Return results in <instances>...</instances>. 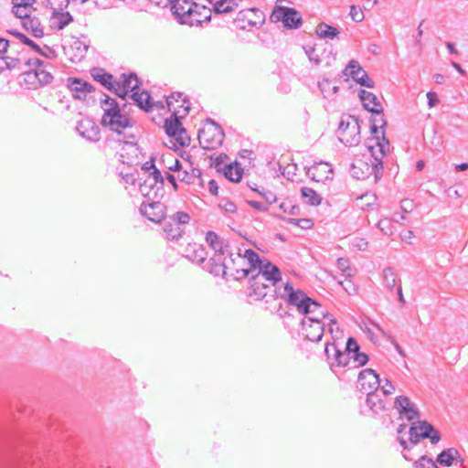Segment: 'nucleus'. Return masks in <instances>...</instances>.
<instances>
[{
  "mask_svg": "<svg viewBox=\"0 0 468 468\" xmlns=\"http://www.w3.org/2000/svg\"><path fill=\"white\" fill-rule=\"evenodd\" d=\"M278 296L303 315L300 322L303 335L309 341L319 342L324 332V319L329 316V313L318 302L307 296L303 291L294 289L289 282L279 289Z\"/></svg>",
  "mask_w": 468,
  "mask_h": 468,
  "instance_id": "f257e3e1",
  "label": "nucleus"
},
{
  "mask_svg": "<svg viewBox=\"0 0 468 468\" xmlns=\"http://www.w3.org/2000/svg\"><path fill=\"white\" fill-rule=\"evenodd\" d=\"M258 263H260V257L252 250H245L244 254L241 253L240 249H237V251L231 250L220 262L211 267L210 272L216 276L221 274L224 277L241 280L254 273Z\"/></svg>",
  "mask_w": 468,
  "mask_h": 468,
  "instance_id": "f03ea898",
  "label": "nucleus"
},
{
  "mask_svg": "<svg viewBox=\"0 0 468 468\" xmlns=\"http://www.w3.org/2000/svg\"><path fill=\"white\" fill-rule=\"evenodd\" d=\"M166 103L172 115L165 121V131L169 137H174L177 144L182 146L190 144V137L180 121L186 116L190 109V103L180 92L173 93L166 98Z\"/></svg>",
  "mask_w": 468,
  "mask_h": 468,
  "instance_id": "7ed1b4c3",
  "label": "nucleus"
},
{
  "mask_svg": "<svg viewBox=\"0 0 468 468\" xmlns=\"http://www.w3.org/2000/svg\"><path fill=\"white\" fill-rule=\"evenodd\" d=\"M368 151L373 158L371 164L369 165L367 162L358 160L352 165L350 173L356 179H366L369 176L374 175L375 181L377 182L382 176V158L389 151V142L383 136L382 140L378 141L375 146L369 145Z\"/></svg>",
  "mask_w": 468,
  "mask_h": 468,
  "instance_id": "20e7f679",
  "label": "nucleus"
},
{
  "mask_svg": "<svg viewBox=\"0 0 468 468\" xmlns=\"http://www.w3.org/2000/svg\"><path fill=\"white\" fill-rule=\"evenodd\" d=\"M101 108L104 113L101 118V125L108 127L111 131L121 134L122 132L133 126L132 121L121 112V109L116 101L107 95L101 99Z\"/></svg>",
  "mask_w": 468,
  "mask_h": 468,
  "instance_id": "39448f33",
  "label": "nucleus"
},
{
  "mask_svg": "<svg viewBox=\"0 0 468 468\" xmlns=\"http://www.w3.org/2000/svg\"><path fill=\"white\" fill-rule=\"evenodd\" d=\"M30 69L25 75V81L35 85L36 81L40 86L48 85L53 80L51 73L52 65L37 58H29L27 61Z\"/></svg>",
  "mask_w": 468,
  "mask_h": 468,
  "instance_id": "423d86ee",
  "label": "nucleus"
},
{
  "mask_svg": "<svg viewBox=\"0 0 468 468\" xmlns=\"http://www.w3.org/2000/svg\"><path fill=\"white\" fill-rule=\"evenodd\" d=\"M337 136L346 146L357 145L361 141L358 119L352 115L343 117L338 126Z\"/></svg>",
  "mask_w": 468,
  "mask_h": 468,
  "instance_id": "0eeeda50",
  "label": "nucleus"
},
{
  "mask_svg": "<svg viewBox=\"0 0 468 468\" xmlns=\"http://www.w3.org/2000/svg\"><path fill=\"white\" fill-rule=\"evenodd\" d=\"M225 133L222 128L214 121L207 119L198 132V142L204 149L212 150L220 146Z\"/></svg>",
  "mask_w": 468,
  "mask_h": 468,
  "instance_id": "6e6552de",
  "label": "nucleus"
},
{
  "mask_svg": "<svg viewBox=\"0 0 468 468\" xmlns=\"http://www.w3.org/2000/svg\"><path fill=\"white\" fill-rule=\"evenodd\" d=\"M196 6L197 5L189 0H173L169 9L180 24L194 26L200 22L196 17L197 12L194 10Z\"/></svg>",
  "mask_w": 468,
  "mask_h": 468,
  "instance_id": "1a4fd4ad",
  "label": "nucleus"
},
{
  "mask_svg": "<svg viewBox=\"0 0 468 468\" xmlns=\"http://www.w3.org/2000/svg\"><path fill=\"white\" fill-rule=\"evenodd\" d=\"M409 435V441L412 445H417L420 439L429 438L432 444H436L441 440L439 432L425 420L413 422L410 428Z\"/></svg>",
  "mask_w": 468,
  "mask_h": 468,
  "instance_id": "9d476101",
  "label": "nucleus"
},
{
  "mask_svg": "<svg viewBox=\"0 0 468 468\" xmlns=\"http://www.w3.org/2000/svg\"><path fill=\"white\" fill-rule=\"evenodd\" d=\"M272 22H282L288 28H299L302 26V16L293 8L277 5L271 15Z\"/></svg>",
  "mask_w": 468,
  "mask_h": 468,
  "instance_id": "9b49d317",
  "label": "nucleus"
},
{
  "mask_svg": "<svg viewBox=\"0 0 468 468\" xmlns=\"http://www.w3.org/2000/svg\"><path fill=\"white\" fill-rule=\"evenodd\" d=\"M264 14L258 8H249L238 13L234 22L240 29L250 30L252 27H260L264 22Z\"/></svg>",
  "mask_w": 468,
  "mask_h": 468,
  "instance_id": "f8f14e48",
  "label": "nucleus"
},
{
  "mask_svg": "<svg viewBox=\"0 0 468 468\" xmlns=\"http://www.w3.org/2000/svg\"><path fill=\"white\" fill-rule=\"evenodd\" d=\"M206 241L209 247L214 250V255L210 258L212 266L222 261L226 254L229 253L232 249L225 240L220 239L215 232L208 231L206 235Z\"/></svg>",
  "mask_w": 468,
  "mask_h": 468,
  "instance_id": "ddd939ff",
  "label": "nucleus"
},
{
  "mask_svg": "<svg viewBox=\"0 0 468 468\" xmlns=\"http://www.w3.org/2000/svg\"><path fill=\"white\" fill-rule=\"evenodd\" d=\"M164 185V178L158 169H154L150 172L147 177L144 179V183L140 184V192L141 194L151 198V196L154 197L157 196V191L162 188Z\"/></svg>",
  "mask_w": 468,
  "mask_h": 468,
  "instance_id": "4468645a",
  "label": "nucleus"
},
{
  "mask_svg": "<svg viewBox=\"0 0 468 468\" xmlns=\"http://www.w3.org/2000/svg\"><path fill=\"white\" fill-rule=\"evenodd\" d=\"M345 76L351 77L356 83L367 88H374L375 82L356 60L352 59L343 70Z\"/></svg>",
  "mask_w": 468,
  "mask_h": 468,
  "instance_id": "2eb2a0df",
  "label": "nucleus"
},
{
  "mask_svg": "<svg viewBox=\"0 0 468 468\" xmlns=\"http://www.w3.org/2000/svg\"><path fill=\"white\" fill-rule=\"evenodd\" d=\"M357 385L365 393L377 391L380 386L379 376L371 368L364 369L358 375Z\"/></svg>",
  "mask_w": 468,
  "mask_h": 468,
  "instance_id": "dca6fc26",
  "label": "nucleus"
},
{
  "mask_svg": "<svg viewBox=\"0 0 468 468\" xmlns=\"http://www.w3.org/2000/svg\"><path fill=\"white\" fill-rule=\"evenodd\" d=\"M165 206L159 201L143 202L140 206L141 214L155 223L165 218Z\"/></svg>",
  "mask_w": 468,
  "mask_h": 468,
  "instance_id": "f3484780",
  "label": "nucleus"
},
{
  "mask_svg": "<svg viewBox=\"0 0 468 468\" xmlns=\"http://www.w3.org/2000/svg\"><path fill=\"white\" fill-rule=\"evenodd\" d=\"M256 275L258 280H263L264 282H271L272 285L281 281V271L278 267L271 264V262H262L260 260V263L256 266Z\"/></svg>",
  "mask_w": 468,
  "mask_h": 468,
  "instance_id": "a211bd4d",
  "label": "nucleus"
},
{
  "mask_svg": "<svg viewBox=\"0 0 468 468\" xmlns=\"http://www.w3.org/2000/svg\"><path fill=\"white\" fill-rule=\"evenodd\" d=\"M333 168L326 162L314 163L307 169L306 175L314 181L325 182L333 179Z\"/></svg>",
  "mask_w": 468,
  "mask_h": 468,
  "instance_id": "6ab92c4d",
  "label": "nucleus"
},
{
  "mask_svg": "<svg viewBox=\"0 0 468 468\" xmlns=\"http://www.w3.org/2000/svg\"><path fill=\"white\" fill-rule=\"evenodd\" d=\"M394 407L399 411V415L406 418L409 421H413L415 419L419 418L418 410L408 397H397Z\"/></svg>",
  "mask_w": 468,
  "mask_h": 468,
  "instance_id": "aec40b11",
  "label": "nucleus"
},
{
  "mask_svg": "<svg viewBox=\"0 0 468 468\" xmlns=\"http://www.w3.org/2000/svg\"><path fill=\"white\" fill-rule=\"evenodd\" d=\"M76 130L81 137L90 142H98L100 140V129L90 119L80 121Z\"/></svg>",
  "mask_w": 468,
  "mask_h": 468,
  "instance_id": "412c9836",
  "label": "nucleus"
},
{
  "mask_svg": "<svg viewBox=\"0 0 468 468\" xmlns=\"http://www.w3.org/2000/svg\"><path fill=\"white\" fill-rule=\"evenodd\" d=\"M67 87L71 91L72 96L79 100H85L87 94L93 90L89 82L77 78H69Z\"/></svg>",
  "mask_w": 468,
  "mask_h": 468,
  "instance_id": "4be33fe9",
  "label": "nucleus"
},
{
  "mask_svg": "<svg viewBox=\"0 0 468 468\" xmlns=\"http://www.w3.org/2000/svg\"><path fill=\"white\" fill-rule=\"evenodd\" d=\"M346 351L351 352V367H362L368 361L367 355L359 352V346L353 337H349L346 342Z\"/></svg>",
  "mask_w": 468,
  "mask_h": 468,
  "instance_id": "5701e85b",
  "label": "nucleus"
},
{
  "mask_svg": "<svg viewBox=\"0 0 468 468\" xmlns=\"http://www.w3.org/2000/svg\"><path fill=\"white\" fill-rule=\"evenodd\" d=\"M358 95L366 110L372 113H381V102L374 93L361 90Z\"/></svg>",
  "mask_w": 468,
  "mask_h": 468,
  "instance_id": "b1692460",
  "label": "nucleus"
},
{
  "mask_svg": "<svg viewBox=\"0 0 468 468\" xmlns=\"http://www.w3.org/2000/svg\"><path fill=\"white\" fill-rule=\"evenodd\" d=\"M73 21V16L68 11L53 10L49 17V26L52 29L62 30Z\"/></svg>",
  "mask_w": 468,
  "mask_h": 468,
  "instance_id": "393cba45",
  "label": "nucleus"
},
{
  "mask_svg": "<svg viewBox=\"0 0 468 468\" xmlns=\"http://www.w3.org/2000/svg\"><path fill=\"white\" fill-rule=\"evenodd\" d=\"M250 279L249 295L254 300H261L267 295L269 285L263 280L259 281L258 275L251 273Z\"/></svg>",
  "mask_w": 468,
  "mask_h": 468,
  "instance_id": "a878e982",
  "label": "nucleus"
},
{
  "mask_svg": "<svg viewBox=\"0 0 468 468\" xmlns=\"http://www.w3.org/2000/svg\"><path fill=\"white\" fill-rule=\"evenodd\" d=\"M22 27L35 37H42L44 35L43 27L37 16H29L22 20Z\"/></svg>",
  "mask_w": 468,
  "mask_h": 468,
  "instance_id": "bb28decb",
  "label": "nucleus"
},
{
  "mask_svg": "<svg viewBox=\"0 0 468 468\" xmlns=\"http://www.w3.org/2000/svg\"><path fill=\"white\" fill-rule=\"evenodd\" d=\"M188 254L186 257L193 262L201 265L207 259L206 250L201 245L194 244L189 245L187 248Z\"/></svg>",
  "mask_w": 468,
  "mask_h": 468,
  "instance_id": "cd10ccee",
  "label": "nucleus"
},
{
  "mask_svg": "<svg viewBox=\"0 0 468 468\" xmlns=\"http://www.w3.org/2000/svg\"><path fill=\"white\" fill-rule=\"evenodd\" d=\"M366 404L374 414H378L385 409L384 402L377 391L367 393Z\"/></svg>",
  "mask_w": 468,
  "mask_h": 468,
  "instance_id": "c85d7f7f",
  "label": "nucleus"
},
{
  "mask_svg": "<svg viewBox=\"0 0 468 468\" xmlns=\"http://www.w3.org/2000/svg\"><path fill=\"white\" fill-rule=\"evenodd\" d=\"M176 178L181 182H185L186 184H194L196 179L200 177L201 172L199 169L193 168L189 166V171L187 169L182 170L179 168L177 171Z\"/></svg>",
  "mask_w": 468,
  "mask_h": 468,
  "instance_id": "c756f323",
  "label": "nucleus"
},
{
  "mask_svg": "<svg viewBox=\"0 0 468 468\" xmlns=\"http://www.w3.org/2000/svg\"><path fill=\"white\" fill-rule=\"evenodd\" d=\"M315 33L320 38L324 39H334L340 34L337 28L326 23L318 24L315 29Z\"/></svg>",
  "mask_w": 468,
  "mask_h": 468,
  "instance_id": "7c9ffc66",
  "label": "nucleus"
},
{
  "mask_svg": "<svg viewBox=\"0 0 468 468\" xmlns=\"http://www.w3.org/2000/svg\"><path fill=\"white\" fill-rule=\"evenodd\" d=\"M399 281L397 273L390 267H387L382 271V284L392 292Z\"/></svg>",
  "mask_w": 468,
  "mask_h": 468,
  "instance_id": "2f4dec72",
  "label": "nucleus"
},
{
  "mask_svg": "<svg viewBox=\"0 0 468 468\" xmlns=\"http://www.w3.org/2000/svg\"><path fill=\"white\" fill-rule=\"evenodd\" d=\"M130 97L141 109L149 111L152 108L151 97L147 91H134Z\"/></svg>",
  "mask_w": 468,
  "mask_h": 468,
  "instance_id": "473e14b6",
  "label": "nucleus"
},
{
  "mask_svg": "<svg viewBox=\"0 0 468 468\" xmlns=\"http://www.w3.org/2000/svg\"><path fill=\"white\" fill-rule=\"evenodd\" d=\"M164 232L168 239L177 240L184 233V228L177 226L172 220H169L164 225Z\"/></svg>",
  "mask_w": 468,
  "mask_h": 468,
  "instance_id": "72a5a7b5",
  "label": "nucleus"
},
{
  "mask_svg": "<svg viewBox=\"0 0 468 468\" xmlns=\"http://www.w3.org/2000/svg\"><path fill=\"white\" fill-rule=\"evenodd\" d=\"M239 0H218L214 4L213 9L217 14H227L235 10Z\"/></svg>",
  "mask_w": 468,
  "mask_h": 468,
  "instance_id": "f704fd0d",
  "label": "nucleus"
},
{
  "mask_svg": "<svg viewBox=\"0 0 468 468\" xmlns=\"http://www.w3.org/2000/svg\"><path fill=\"white\" fill-rule=\"evenodd\" d=\"M352 360H351V352L346 351H341L337 355L336 357L334 358V362H331V369L335 372L336 367H351Z\"/></svg>",
  "mask_w": 468,
  "mask_h": 468,
  "instance_id": "c9c22d12",
  "label": "nucleus"
},
{
  "mask_svg": "<svg viewBox=\"0 0 468 468\" xmlns=\"http://www.w3.org/2000/svg\"><path fill=\"white\" fill-rule=\"evenodd\" d=\"M91 76L92 78L100 82L101 85H103L105 88H110V86H112V75L110 73H107L103 69L100 68H94L91 70Z\"/></svg>",
  "mask_w": 468,
  "mask_h": 468,
  "instance_id": "e433bc0d",
  "label": "nucleus"
},
{
  "mask_svg": "<svg viewBox=\"0 0 468 468\" xmlns=\"http://www.w3.org/2000/svg\"><path fill=\"white\" fill-rule=\"evenodd\" d=\"M302 197L306 204L311 206H318L322 202V197L318 195L314 189L309 187H303L301 189Z\"/></svg>",
  "mask_w": 468,
  "mask_h": 468,
  "instance_id": "4c0bfd02",
  "label": "nucleus"
},
{
  "mask_svg": "<svg viewBox=\"0 0 468 468\" xmlns=\"http://www.w3.org/2000/svg\"><path fill=\"white\" fill-rule=\"evenodd\" d=\"M458 452L453 448L443 450L437 457V463L441 465L451 466Z\"/></svg>",
  "mask_w": 468,
  "mask_h": 468,
  "instance_id": "58836bf2",
  "label": "nucleus"
},
{
  "mask_svg": "<svg viewBox=\"0 0 468 468\" xmlns=\"http://www.w3.org/2000/svg\"><path fill=\"white\" fill-rule=\"evenodd\" d=\"M122 84L124 86L125 90L129 92H134L136 89L139 88L140 81L137 76L133 73L129 75L122 74Z\"/></svg>",
  "mask_w": 468,
  "mask_h": 468,
  "instance_id": "ea45409f",
  "label": "nucleus"
},
{
  "mask_svg": "<svg viewBox=\"0 0 468 468\" xmlns=\"http://www.w3.org/2000/svg\"><path fill=\"white\" fill-rule=\"evenodd\" d=\"M162 162L164 163L165 168L170 171H177L179 168H182L180 161L171 153L164 154L162 156Z\"/></svg>",
  "mask_w": 468,
  "mask_h": 468,
  "instance_id": "a19ab883",
  "label": "nucleus"
},
{
  "mask_svg": "<svg viewBox=\"0 0 468 468\" xmlns=\"http://www.w3.org/2000/svg\"><path fill=\"white\" fill-rule=\"evenodd\" d=\"M336 267L341 271V276L344 278L346 279L353 276V272L349 265V260L347 258H338L336 261Z\"/></svg>",
  "mask_w": 468,
  "mask_h": 468,
  "instance_id": "79ce46f5",
  "label": "nucleus"
},
{
  "mask_svg": "<svg viewBox=\"0 0 468 468\" xmlns=\"http://www.w3.org/2000/svg\"><path fill=\"white\" fill-rule=\"evenodd\" d=\"M9 46L8 40L5 38L0 37V69L3 70L4 69H10L13 67L10 62L6 60L5 58L3 57V55L6 52Z\"/></svg>",
  "mask_w": 468,
  "mask_h": 468,
  "instance_id": "37998d69",
  "label": "nucleus"
},
{
  "mask_svg": "<svg viewBox=\"0 0 468 468\" xmlns=\"http://www.w3.org/2000/svg\"><path fill=\"white\" fill-rule=\"evenodd\" d=\"M225 176L232 182H239L242 177V170L238 166L229 165L225 170Z\"/></svg>",
  "mask_w": 468,
  "mask_h": 468,
  "instance_id": "c03bdc74",
  "label": "nucleus"
},
{
  "mask_svg": "<svg viewBox=\"0 0 468 468\" xmlns=\"http://www.w3.org/2000/svg\"><path fill=\"white\" fill-rule=\"evenodd\" d=\"M375 114H376V116H374L371 119V127H370L371 132L374 134L378 133V128H384L387 124L384 115H383V111L381 112V113H375Z\"/></svg>",
  "mask_w": 468,
  "mask_h": 468,
  "instance_id": "a18cd8bd",
  "label": "nucleus"
},
{
  "mask_svg": "<svg viewBox=\"0 0 468 468\" xmlns=\"http://www.w3.org/2000/svg\"><path fill=\"white\" fill-rule=\"evenodd\" d=\"M339 352H340V349L337 347V346L335 343H333V344L326 343L325 347H324V354L326 356V360H327V363L330 367H331V362H334V358L337 356Z\"/></svg>",
  "mask_w": 468,
  "mask_h": 468,
  "instance_id": "49530a36",
  "label": "nucleus"
},
{
  "mask_svg": "<svg viewBox=\"0 0 468 468\" xmlns=\"http://www.w3.org/2000/svg\"><path fill=\"white\" fill-rule=\"evenodd\" d=\"M170 220L183 228L185 225L189 223L190 216L186 212L178 211L170 217Z\"/></svg>",
  "mask_w": 468,
  "mask_h": 468,
  "instance_id": "de8ad7c7",
  "label": "nucleus"
},
{
  "mask_svg": "<svg viewBox=\"0 0 468 468\" xmlns=\"http://www.w3.org/2000/svg\"><path fill=\"white\" fill-rule=\"evenodd\" d=\"M377 227L386 235L393 234L392 220L388 218L379 219L377 224Z\"/></svg>",
  "mask_w": 468,
  "mask_h": 468,
  "instance_id": "09e8293b",
  "label": "nucleus"
},
{
  "mask_svg": "<svg viewBox=\"0 0 468 468\" xmlns=\"http://www.w3.org/2000/svg\"><path fill=\"white\" fill-rule=\"evenodd\" d=\"M414 466L415 468H438V466L436 465V463L427 457V456H421L415 463H414Z\"/></svg>",
  "mask_w": 468,
  "mask_h": 468,
  "instance_id": "8fccbe9b",
  "label": "nucleus"
},
{
  "mask_svg": "<svg viewBox=\"0 0 468 468\" xmlns=\"http://www.w3.org/2000/svg\"><path fill=\"white\" fill-rule=\"evenodd\" d=\"M349 16L354 22H362L365 18V15L362 9L355 5L350 6Z\"/></svg>",
  "mask_w": 468,
  "mask_h": 468,
  "instance_id": "3c124183",
  "label": "nucleus"
},
{
  "mask_svg": "<svg viewBox=\"0 0 468 468\" xmlns=\"http://www.w3.org/2000/svg\"><path fill=\"white\" fill-rule=\"evenodd\" d=\"M34 8H23L17 5H13L12 7V13L16 16L17 18H20L24 20L27 16H31V13Z\"/></svg>",
  "mask_w": 468,
  "mask_h": 468,
  "instance_id": "603ef678",
  "label": "nucleus"
},
{
  "mask_svg": "<svg viewBox=\"0 0 468 468\" xmlns=\"http://www.w3.org/2000/svg\"><path fill=\"white\" fill-rule=\"evenodd\" d=\"M288 222L303 229H310L314 225L310 218H289Z\"/></svg>",
  "mask_w": 468,
  "mask_h": 468,
  "instance_id": "864d4df0",
  "label": "nucleus"
},
{
  "mask_svg": "<svg viewBox=\"0 0 468 468\" xmlns=\"http://www.w3.org/2000/svg\"><path fill=\"white\" fill-rule=\"evenodd\" d=\"M108 90L114 91V93L122 100H125L128 95V91L125 90L122 82H112V86H110Z\"/></svg>",
  "mask_w": 468,
  "mask_h": 468,
  "instance_id": "5fc2aeb1",
  "label": "nucleus"
},
{
  "mask_svg": "<svg viewBox=\"0 0 468 468\" xmlns=\"http://www.w3.org/2000/svg\"><path fill=\"white\" fill-rule=\"evenodd\" d=\"M351 245L358 250H366L367 249L368 242L363 238L356 237L352 239Z\"/></svg>",
  "mask_w": 468,
  "mask_h": 468,
  "instance_id": "6e6d98bb",
  "label": "nucleus"
},
{
  "mask_svg": "<svg viewBox=\"0 0 468 468\" xmlns=\"http://www.w3.org/2000/svg\"><path fill=\"white\" fill-rule=\"evenodd\" d=\"M219 207L227 213H235L237 211L236 205L230 200H222L219 203Z\"/></svg>",
  "mask_w": 468,
  "mask_h": 468,
  "instance_id": "4d7b16f0",
  "label": "nucleus"
},
{
  "mask_svg": "<svg viewBox=\"0 0 468 468\" xmlns=\"http://www.w3.org/2000/svg\"><path fill=\"white\" fill-rule=\"evenodd\" d=\"M379 388L384 395H391L395 391V387L388 379H385L384 384L380 383Z\"/></svg>",
  "mask_w": 468,
  "mask_h": 468,
  "instance_id": "13d9d810",
  "label": "nucleus"
},
{
  "mask_svg": "<svg viewBox=\"0 0 468 468\" xmlns=\"http://www.w3.org/2000/svg\"><path fill=\"white\" fill-rule=\"evenodd\" d=\"M338 282L348 294H352L356 292L354 284L348 280V278H345V281L339 280Z\"/></svg>",
  "mask_w": 468,
  "mask_h": 468,
  "instance_id": "bf43d9fd",
  "label": "nucleus"
},
{
  "mask_svg": "<svg viewBox=\"0 0 468 468\" xmlns=\"http://www.w3.org/2000/svg\"><path fill=\"white\" fill-rule=\"evenodd\" d=\"M36 0H12L13 5H17L23 8H33Z\"/></svg>",
  "mask_w": 468,
  "mask_h": 468,
  "instance_id": "052dcab7",
  "label": "nucleus"
},
{
  "mask_svg": "<svg viewBox=\"0 0 468 468\" xmlns=\"http://www.w3.org/2000/svg\"><path fill=\"white\" fill-rule=\"evenodd\" d=\"M9 33L15 35L23 44L29 46L34 45V41L28 38L26 35L18 31H9Z\"/></svg>",
  "mask_w": 468,
  "mask_h": 468,
  "instance_id": "680f3d73",
  "label": "nucleus"
},
{
  "mask_svg": "<svg viewBox=\"0 0 468 468\" xmlns=\"http://www.w3.org/2000/svg\"><path fill=\"white\" fill-rule=\"evenodd\" d=\"M319 89L324 93V97L329 96V90L331 89V82L329 80H324L319 82Z\"/></svg>",
  "mask_w": 468,
  "mask_h": 468,
  "instance_id": "e2e57ef3",
  "label": "nucleus"
},
{
  "mask_svg": "<svg viewBox=\"0 0 468 468\" xmlns=\"http://www.w3.org/2000/svg\"><path fill=\"white\" fill-rule=\"evenodd\" d=\"M406 430V425L405 424H400L398 428V434H399V437H398V440H399V444L404 448V449H407L408 446H407V441L403 438V436H401L400 434Z\"/></svg>",
  "mask_w": 468,
  "mask_h": 468,
  "instance_id": "0e129e2a",
  "label": "nucleus"
},
{
  "mask_svg": "<svg viewBox=\"0 0 468 468\" xmlns=\"http://www.w3.org/2000/svg\"><path fill=\"white\" fill-rule=\"evenodd\" d=\"M326 319L328 320V331L333 335L335 331H338L337 322L330 314Z\"/></svg>",
  "mask_w": 468,
  "mask_h": 468,
  "instance_id": "69168bd1",
  "label": "nucleus"
},
{
  "mask_svg": "<svg viewBox=\"0 0 468 468\" xmlns=\"http://www.w3.org/2000/svg\"><path fill=\"white\" fill-rule=\"evenodd\" d=\"M427 99H428V105L431 108L434 107L439 101L436 93L432 92V91H429L427 93Z\"/></svg>",
  "mask_w": 468,
  "mask_h": 468,
  "instance_id": "338daca9",
  "label": "nucleus"
},
{
  "mask_svg": "<svg viewBox=\"0 0 468 468\" xmlns=\"http://www.w3.org/2000/svg\"><path fill=\"white\" fill-rule=\"evenodd\" d=\"M248 203L251 207H253L259 211H266L268 209V206L261 202L251 200V201H249Z\"/></svg>",
  "mask_w": 468,
  "mask_h": 468,
  "instance_id": "774afa93",
  "label": "nucleus"
}]
</instances>
